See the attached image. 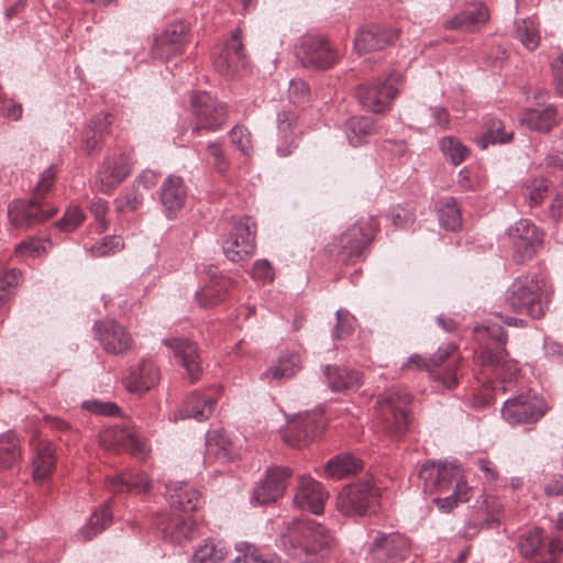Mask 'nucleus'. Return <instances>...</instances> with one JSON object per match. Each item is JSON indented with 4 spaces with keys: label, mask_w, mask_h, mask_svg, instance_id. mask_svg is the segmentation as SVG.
Masks as SVG:
<instances>
[{
    "label": "nucleus",
    "mask_w": 563,
    "mask_h": 563,
    "mask_svg": "<svg viewBox=\"0 0 563 563\" xmlns=\"http://www.w3.org/2000/svg\"><path fill=\"white\" fill-rule=\"evenodd\" d=\"M489 19L487 7L479 2L467 5L463 11L443 22L445 30L473 33Z\"/></svg>",
    "instance_id": "obj_25"
},
{
    "label": "nucleus",
    "mask_w": 563,
    "mask_h": 563,
    "mask_svg": "<svg viewBox=\"0 0 563 563\" xmlns=\"http://www.w3.org/2000/svg\"><path fill=\"white\" fill-rule=\"evenodd\" d=\"M336 323L333 330V336L335 339H343L349 336L355 324V318L345 309H339L335 312Z\"/></svg>",
    "instance_id": "obj_56"
},
{
    "label": "nucleus",
    "mask_w": 563,
    "mask_h": 563,
    "mask_svg": "<svg viewBox=\"0 0 563 563\" xmlns=\"http://www.w3.org/2000/svg\"><path fill=\"white\" fill-rule=\"evenodd\" d=\"M379 489L371 479L344 486L336 497V509L344 516H366L376 510Z\"/></svg>",
    "instance_id": "obj_4"
},
{
    "label": "nucleus",
    "mask_w": 563,
    "mask_h": 563,
    "mask_svg": "<svg viewBox=\"0 0 563 563\" xmlns=\"http://www.w3.org/2000/svg\"><path fill=\"white\" fill-rule=\"evenodd\" d=\"M101 446L108 450L125 449L134 455L145 452V443L129 429L113 426L104 429L99 434Z\"/></svg>",
    "instance_id": "obj_23"
},
{
    "label": "nucleus",
    "mask_w": 563,
    "mask_h": 563,
    "mask_svg": "<svg viewBox=\"0 0 563 563\" xmlns=\"http://www.w3.org/2000/svg\"><path fill=\"white\" fill-rule=\"evenodd\" d=\"M230 141L245 156L252 154L251 133L244 126L236 125L230 131Z\"/></svg>",
    "instance_id": "obj_57"
},
{
    "label": "nucleus",
    "mask_w": 563,
    "mask_h": 563,
    "mask_svg": "<svg viewBox=\"0 0 563 563\" xmlns=\"http://www.w3.org/2000/svg\"><path fill=\"white\" fill-rule=\"evenodd\" d=\"M56 210L46 208L42 201L13 200L8 207V217L15 228H27L52 217Z\"/></svg>",
    "instance_id": "obj_14"
},
{
    "label": "nucleus",
    "mask_w": 563,
    "mask_h": 563,
    "mask_svg": "<svg viewBox=\"0 0 563 563\" xmlns=\"http://www.w3.org/2000/svg\"><path fill=\"white\" fill-rule=\"evenodd\" d=\"M483 129L484 132L477 140V144L482 148H486L490 144H506L514 137L512 129L507 128L500 119L494 115L485 117Z\"/></svg>",
    "instance_id": "obj_34"
},
{
    "label": "nucleus",
    "mask_w": 563,
    "mask_h": 563,
    "mask_svg": "<svg viewBox=\"0 0 563 563\" xmlns=\"http://www.w3.org/2000/svg\"><path fill=\"white\" fill-rule=\"evenodd\" d=\"M333 541L331 532L313 520H294L280 534L283 550L299 563H321Z\"/></svg>",
    "instance_id": "obj_1"
},
{
    "label": "nucleus",
    "mask_w": 563,
    "mask_h": 563,
    "mask_svg": "<svg viewBox=\"0 0 563 563\" xmlns=\"http://www.w3.org/2000/svg\"><path fill=\"white\" fill-rule=\"evenodd\" d=\"M399 31L391 26L371 25L357 32L354 48L358 54L383 49L394 44Z\"/></svg>",
    "instance_id": "obj_19"
},
{
    "label": "nucleus",
    "mask_w": 563,
    "mask_h": 563,
    "mask_svg": "<svg viewBox=\"0 0 563 563\" xmlns=\"http://www.w3.org/2000/svg\"><path fill=\"white\" fill-rule=\"evenodd\" d=\"M345 133L352 146H360L377 133V125L371 117H352L346 123Z\"/></svg>",
    "instance_id": "obj_36"
},
{
    "label": "nucleus",
    "mask_w": 563,
    "mask_h": 563,
    "mask_svg": "<svg viewBox=\"0 0 563 563\" xmlns=\"http://www.w3.org/2000/svg\"><path fill=\"white\" fill-rule=\"evenodd\" d=\"M85 214L77 206L69 207L64 213L63 218L56 222V225L65 232H70L77 229L84 221Z\"/></svg>",
    "instance_id": "obj_58"
},
{
    "label": "nucleus",
    "mask_w": 563,
    "mask_h": 563,
    "mask_svg": "<svg viewBox=\"0 0 563 563\" xmlns=\"http://www.w3.org/2000/svg\"><path fill=\"white\" fill-rule=\"evenodd\" d=\"M551 286L541 277H518L505 294V303L515 312L542 318L551 301Z\"/></svg>",
    "instance_id": "obj_2"
},
{
    "label": "nucleus",
    "mask_w": 563,
    "mask_h": 563,
    "mask_svg": "<svg viewBox=\"0 0 563 563\" xmlns=\"http://www.w3.org/2000/svg\"><path fill=\"white\" fill-rule=\"evenodd\" d=\"M404 76L400 71H391L384 80L369 85H362L357 89V98L362 106L374 113H382L389 109L393 100L399 93Z\"/></svg>",
    "instance_id": "obj_5"
},
{
    "label": "nucleus",
    "mask_w": 563,
    "mask_h": 563,
    "mask_svg": "<svg viewBox=\"0 0 563 563\" xmlns=\"http://www.w3.org/2000/svg\"><path fill=\"white\" fill-rule=\"evenodd\" d=\"M301 367V360L298 353H284L276 364L262 373V378L284 379L294 376Z\"/></svg>",
    "instance_id": "obj_40"
},
{
    "label": "nucleus",
    "mask_w": 563,
    "mask_h": 563,
    "mask_svg": "<svg viewBox=\"0 0 563 563\" xmlns=\"http://www.w3.org/2000/svg\"><path fill=\"white\" fill-rule=\"evenodd\" d=\"M84 407L97 415L112 417L119 412V407L113 402H101V401H86Z\"/></svg>",
    "instance_id": "obj_64"
},
{
    "label": "nucleus",
    "mask_w": 563,
    "mask_h": 563,
    "mask_svg": "<svg viewBox=\"0 0 563 563\" xmlns=\"http://www.w3.org/2000/svg\"><path fill=\"white\" fill-rule=\"evenodd\" d=\"M295 118L291 113L288 112H282L278 113L277 117V129L280 137L285 142L294 143V131H292V124H294Z\"/></svg>",
    "instance_id": "obj_62"
},
{
    "label": "nucleus",
    "mask_w": 563,
    "mask_h": 563,
    "mask_svg": "<svg viewBox=\"0 0 563 563\" xmlns=\"http://www.w3.org/2000/svg\"><path fill=\"white\" fill-rule=\"evenodd\" d=\"M255 223L250 217L240 219L223 244V252L231 262H242L254 254Z\"/></svg>",
    "instance_id": "obj_11"
},
{
    "label": "nucleus",
    "mask_w": 563,
    "mask_h": 563,
    "mask_svg": "<svg viewBox=\"0 0 563 563\" xmlns=\"http://www.w3.org/2000/svg\"><path fill=\"white\" fill-rule=\"evenodd\" d=\"M405 367L417 368V369L426 368L429 372L430 376L434 380L441 382V384L448 389L455 387L457 384L456 364L455 363L449 364L445 367V372L443 374H441V373H438L437 371H434L433 368H431L429 360L423 358L422 356H420L418 354H413L402 365V368H405Z\"/></svg>",
    "instance_id": "obj_38"
},
{
    "label": "nucleus",
    "mask_w": 563,
    "mask_h": 563,
    "mask_svg": "<svg viewBox=\"0 0 563 563\" xmlns=\"http://www.w3.org/2000/svg\"><path fill=\"white\" fill-rule=\"evenodd\" d=\"M556 109L552 106L526 109L520 115L521 125L531 131L548 133L558 124Z\"/></svg>",
    "instance_id": "obj_31"
},
{
    "label": "nucleus",
    "mask_w": 563,
    "mask_h": 563,
    "mask_svg": "<svg viewBox=\"0 0 563 563\" xmlns=\"http://www.w3.org/2000/svg\"><path fill=\"white\" fill-rule=\"evenodd\" d=\"M109 118L108 113L100 112L91 119L88 126L85 129L81 142L87 152L97 150L103 141L111 123Z\"/></svg>",
    "instance_id": "obj_37"
},
{
    "label": "nucleus",
    "mask_w": 563,
    "mask_h": 563,
    "mask_svg": "<svg viewBox=\"0 0 563 563\" xmlns=\"http://www.w3.org/2000/svg\"><path fill=\"white\" fill-rule=\"evenodd\" d=\"M477 338H483L487 335L489 339L494 340L495 347H487L483 352V360L490 366L495 368L496 375L503 379H507L508 375L507 371H511L516 364L512 361H509L507 351L504 346L507 335L504 331L503 327L497 323H492L487 321L482 325H477L474 329ZM511 377L509 376V379Z\"/></svg>",
    "instance_id": "obj_7"
},
{
    "label": "nucleus",
    "mask_w": 563,
    "mask_h": 563,
    "mask_svg": "<svg viewBox=\"0 0 563 563\" xmlns=\"http://www.w3.org/2000/svg\"><path fill=\"white\" fill-rule=\"evenodd\" d=\"M418 476L426 494H441L448 492L460 476V468L453 463L428 461L420 467Z\"/></svg>",
    "instance_id": "obj_12"
},
{
    "label": "nucleus",
    "mask_w": 563,
    "mask_h": 563,
    "mask_svg": "<svg viewBox=\"0 0 563 563\" xmlns=\"http://www.w3.org/2000/svg\"><path fill=\"white\" fill-rule=\"evenodd\" d=\"M245 56L240 35L235 32L227 42L221 54L213 60V66L223 76H233L245 66Z\"/></svg>",
    "instance_id": "obj_27"
},
{
    "label": "nucleus",
    "mask_w": 563,
    "mask_h": 563,
    "mask_svg": "<svg viewBox=\"0 0 563 563\" xmlns=\"http://www.w3.org/2000/svg\"><path fill=\"white\" fill-rule=\"evenodd\" d=\"M507 236L517 263L532 258L543 242V232L528 219L515 222L507 230Z\"/></svg>",
    "instance_id": "obj_6"
},
{
    "label": "nucleus",
    "mask_w": 563,
    "mask_h": 563,
    "mask_svg": "<svg viewBox=\"0 0 563 563\" xmlns=\"http://www.w3.org/2000/svg\"><path fill=\"white\" fill-rule=\"evenodd\" d=\"M164 344L170 349L174 356L179 360L190 380H198L202 373V365L196 344L180 338L167 339L164 341Z\"/></svg>",
    "instance_id": "obj_24"
},
{
    "label": "nucleus",
    "mask_w": 563,
    "mask_h": 563,
    "mask_svg": "<svg viewBox=\"0 0 563 563\" xmlns=\"http://www.w3.org/2000/svg\"><path fill=\"white\" fill-rule=\"evenodd\" d=\"M440 225L445 230L455 231L462 225L461 212L453 197L440 199L437 202Z\"/></svg>",
    "instance_id": "obj_43"
},
{
    "label": "nucleus",
    "mask_w": 563,
    "mask_h": 563,
    "mask_svg": "<svg viewBox=\"0 0 563 563\" xmlns=\"http://www.w3.org/2000/svg\"><path fill=\"white\" fill-rule=\"evenodd\" d=\"M159 379L161 372L157 365L151 360L143 358L130 367L124 383L130 393L143 394L155 387Z\"/></svg>",
    "instance_id": "obj_21"
},
{
    "label": "nucleus",
    "mask_w": 563,
    "mask_h": 563,
    "mask_svg": "<svg viewBox=\"0 0 563 563\" xmlns=\"http://www.w3.org/2000/svg\"><path fill=\"white\" fill-rule=\"evenodd\" d=\"M289 100L295 104H305L309 100V87L300 78H294L289 81Z\"/></svg>",
    "instance_id": "obj_60"
},
{
    "label": "nucleus",
    "mask_w": 563,
    "mask_h": 563,
    "mask_svg": "<svg viewBox=\"0 0 563 563\" xmlns=\"http://www.w3.org/2000/svg\"><path fill=\"white\" fill-rule=\"evenodd\" d=\"M187 24L185 22H175L169 24L153 45V55L156 58L167 59L172 56L183 53L187 38Z\"/></svg>",
    "instance_id": "obj_20"
},
{
    "label": "nucleus",
    "mask_w": 563,
    "mask_h": 563,
    "mask_svg": "<svg viewBox=\"0 0 563 563\" xmlns=\"http://www.w3.org/2000/svg\"><path fill=\"white\" fill-rule=\"evenodd\" d=\"M22 274L19 269L12 268L0 274V306L8 302L15 292L21 282Z\"/></svg>",
    "instance_id": "obj_51"
},
{
    "label": "nucleus",
    "mask_w": 563,
    "mask_h": 563,
    "mask_svg": "<svg viewBox=\"0 0 563 563\" xmlns=\"http://www.w3.org/2000/svg\"><path fill=\"white\" fill-rule=\"evenodd\" d=\"M46 245L47 242L44 240L30 238L15 246V255L20 258L40 257L47 252Z\"/></svg>",
    "instance_id": "obj_53"
},
{
    "label": "nucleus",
    "mask_w": 563,
    "mask_h": 563,
    "mask_svg": "<svg viewBox=\"0 0 563 563\" xmlns=\"http://www.w3.org/2000/svg\"><path fill=\"white\" fill-rule=\"evenodd\" d=\"M225 280L217 279L213 280L210 285H207L197 290L196 299L198 303L201 307L207 308L222 301L224 298L223 290L225 288Z\"/></svg>",
    "instance_id": "obj_48"
},
{
    "label": "nucleus",
    "mask_w": 563,
    "mask_h": 563,
    "mask_svg": "<svg viewBox=\"0 0 563 563\" xmlns=\"http://www.w3.org/2000/svg\"><path fill=\"white\" fill-rule=\"evenodd\" d=\"M217 400L209 395L194 391L184 402L175 419L194 418L197 421L207 420L213 412Z\"/></svg>",
    "instance_id": "obj_30"
},
{
    "label": "nucleus",
    "mask_w": 563,
    "mask_h": 563,
    "mask_svg": "<svg viewBox=\"0 0 563 563\" xmlns=\"http://www.w3.org/2000/svg\"><path fill=\"white\" fill-rule=\"evenodd\" d=\"M236 550L242 555H238L234 562L238 563L241 560L244 563H280V559L274 554H262L253 544L247 542H241L236 544Z\"/></svg>",
    "instance_id": "obj_50"
},
{
    "label": "nucleus",
    "mask_w": 563,
    "mask_h": 563,
    "mask_svg": "<svg viewBox=\"0 0 563 563\" xmlns=\"http://www.w3.org/2000/svg\"><path fill=\"white\" fill-rule=\"evenodd\" d=\"M142 202L143 194L135 186H133L130 192L120 196L115 200L117 210L119 212H134L142 206Z\"/></svg>",
    "instance_id": "obj_55"
},
{
    "label": "nucleus",
    "mask_w": 563,
    "mask_h": 563,
    "mask_svg": "<svg viewBox=\"0 0 563 563\" xmlns=\"http://www.w3.org/2000/svg\"><path fill=\"white\" fill-rule=\"evenodd\" d=\"M323 374L329 388L335 393L352 390L361 385V375L354 369L327 365Z\"/></svg>",
    "instance_id": "obj_35"
},
{
    "label": "nucleus",
    "mask_w": 563,
    "mask_h": 563,
    "mask_svg": "<svg viewBox=\"0 0 563 563\" xmlns=\"http://www.w3.org/2000/svg\"><path fill=\"white\" fill-rule=\"evenodd\" d=\"M165 487V497L170 507L185 514L197 510L202 504L200 493L185 482L169 483Z\"/></svg>",
    "instance_id": "obj_28"
},
{
    "label": "nucleus",
    "mask_w": 563,
    "mask_h": 563,
    "mask_svg": "<svg viewBox=\"0 0 563 563\" xmlns=\"http://www.w3.org/2000/svg\"><path fill=\"white\" fill-rule=\"evenodd\" d=\"M95 328L101 345L108 353L119 355L131 347V335L114 320L96 323Z\"/></svg>",
    "instance_id": "obj_22"
},
{
    "label": "nucleus",
    "mask_w": 563,
    "mask_h": 563,
    "mask_svg": "<svg viewBox=\"0 0 563 563\" xmlns=\"http://www.w3.org/2000/svg\"><path fill=\"white\" fill-rule=\"evenodd\" d=\"M361 468V460L349 453H344L339 454L328 461L325 473L329 477L341 479L345 476L355 474Z\"/></svg>",
    "instance_id": "obj_42"
},
{
    "label": "nucleus",
    "mask_w": 563,
    "mask_h": 563,
    "mask_svg": "<svg viewBox=\"0 0 563 563\" xmlns=\"http://www.w3.org/2000/svg\"><path fill=\"white\" fill-rule=\"evenodd\" d=\"M187 197L186 187L181 177L168 176L161 188V202L168 213L183 208Z\"/></svg>",
    "instance_id": "obj_32"
},
{
    "label": "nucleus",
    "mask_w": 563,
    "mask_h": 563,
    "mask_svg": "<svg viewBox=\"0 0 563 563\" xmlns=\"http://www.w3.org/2000/svg\"><path fill=\"white\" fill-rule=\"evenodd\" d=\"M207 448L213 451L217 448V454L220 459H231L234 450L227 434L221 430H214L207 435Z\"/></svg>",
    "instance_id": "obj_52"
},
{
    "label": "nucleus",
    "mask_w": 563,
    "mask_h": 563,
    "mask_svg": "<svg viewBox=\"0 0 563 563\" xmlns=\"http://www.w3.org/2000/svg\"><path fill=\"white\" fill-rule=\"evenodd\" d=\"M410 402L411 396L400 389L388 390L378 397L375 413L386 431L400 435L407 430Z\"/></svg>",
    "instance_id": "obj_3"
},
{
    "label": "nucleus",
    "mask_w": 563,
    "mask_h": 563,
    "mask_svg": "<svg viewBox=\"0 0 563 563\" xmlns=\"http://www.w3.org/2000/svg\"><path fill=\"white\" fill-rule=\"evenodd\" d=\"M373 239V229L368 224L355 223L339 239L341 253L350 261L360 257L366 245Z\"/></svg>",
    "instance_id": "obj_26"
},
{
    "label": "nucleus",
    "mask_w": 563,
    "mask_h": 563,
    "mask_svg": "<svg viewBox=\"0 0 563 563\" xmlns=\"http://www.w3.org/2000/svg\"><path fill=\"white\" fill-rule=\"evenodd\" d=\"M409 550L408 540L398 533H382L371 545V555L382 563H395L406 558Z\"/></svg>",
    "instance_id": "obj_18"
},
{
    "label": "nucleus",
    "mask_w": 563,
    "mask_h": 563,
    "mask_svg": "<svg viewBox=\"0 0 563 563\" xmlns=\"http://www.w3.org/2000/svg\"><path fill=\"white\" fill-rule=\"evenodd\" d=\"M291 470L288 467H272L266 477L254 489L253 498L261 505L276 501L286 490Z\"/></svg>",
    "instance_id": "obj_17"
},
{
    "label": "nucleus",
    "mask_w": 563,
    "mask_h": 563,
    "mask_svg": "<svg viewBox=\"0 0 563 563\" xmlns=\"http://www.w3.org/2000/svg\"><path fill=\"white\" fill-rule=\"evenodd\" d=\"M228 551L220 542L206 541L195 551L192 563H219L227 556Z\"/></svg>",
    "instance_id": "obj_45"
},
{
    "label": "nucleus",
    "mask_w": 563,
    "mask_h": 563,
    "mask_svg": "<svg viewBox=\"0 0 563 563\" xmlns=\"http://www.w3.org/2000/svg\"><path fill=\"white\" fill-rule=\"evenodd\" d=\"M191 109L196 119L191 128L194 136L198 135L200 130L216 131L225 121V106L207 92H198L191 97Z\"/></svg>",
    "instance_id": "obj_8"
},
{
    "label": "nucleus",
    "mask_w": 563,
    "mask_h": 563,
    "mask_svg": "<svg viewBox=\"0 0 563 563\" xmlns=\"http://www.w3.org/2000/svg\"><path fill=\"white\" fill-rule=\"evenodd\" d=\"M329 494L322 484L310 476H301L294 497V503L302 510L320 515L324 509Z\"/></svg>",
    "instance_id": "obj_16"
},
{
    "label": "nucleus",
    "mask_w": 563,
    "mask_h": 563,
    "mask_svg": "<svg viewBox=\"0 0 563 563\" xmlns=\"http://www.w3.org/2000/svg\"><path fill=\"white\" fill-rule=\"evenodd\" d=\"M130 172L131 159L126 154L108 157L99 168L96 184L101 192L110 194L129 176Z\"/></svg>",
    "instance_id": "obj_15"
},
{
    "label": "nucleus",
    "mask_w": 563,
    "mask_h": 563,
    "mask_svg": "<svg viewBox=\"0 0 563 563\" xmlns=\"http://www.w3.org/2000/svg\"><path fill=\"white\" fill-rule=\"evenodd\" d=\"M124 243L121 236H106L100 242L90 247L92 256H106L121 251Z\"/></svg>",
    "instance_id": "obj_54"
},
{
    "label": "nucleus",
    "mask_w": 563,
    "mask_h": 563,
    "mask_svg": "<svg viewBox=\"0 0 563 563\" xmlns=\"http://www.w3.org/2000/svg\"><path fill=\"white\" fill-rule=\"evenodd\" d=\"M545 411V401L528 391L507 399L501 416L510 424H525L537 422Z\"/></svg>",
    "instance_id": "obj_9"
},
{
    "label": "nucleus",
    "mask_w": 563,
    "mask_h": 563,
    "mask_svg": "<svg viewBox=\"0 0 563 563\" xmlns=\"http://www.w3.org/2000/svg\"><path fill=\"white\" fill-rule=\"evenodd\" d=\"M297 57L305 67L314 69L330 68L338 60V54L327 40L310 35L301 38Z\"/></svg>",
    "instance_id": "obj_13"
},
{
    "label": "nucleus",
    "mask_w": 563,
    "mask_h": 563,
    "mask_svg": "<svg viewBox=\"0 0 563 563\" xmlns=\"http://www.w3.org/2000/svg\"><path fill=\"white\" fill-rule=\"evenodd\" d=\"M89 210L98 223V230L100 232L104 231L107 229L106 216L109 210L108 202L102 198L96 197L91 200Z\"/></svg>",
    "instance_id": "obj_61"
},
{
    "label": "nucleus",
    "mask_w": 563,
    "mask_h": 563,
    "mask_svg": "<svg viewBox=\"0 0 563 563\" xmlns=\"http://www.w3.org/2000/svg\"><path fill=\"white\" fill-rule=\"evenodd\" d=\"M20 457L19 440L13 432L0 437V470L11 467Z\"/></svg>",
    "instance_id": "obj_46"
},
{
    "label": "nucleus",
    "mask_w": 563,
    "mask_h": 563,
    "mask_svg": "<svg viewBox=\"0 0 563 563\" xmlns=\"http://www.w3.org/2000/svg\"><path fill=\"white\" fill-rule=\"evenodd\" d=\"M56 169L54 165L47 167L40 176L35 186L33 198L35 201H41L42 198L53 188L55 184Z\"/></svg>",
    "instance_id": "obj_59"
},
{
    "label": "nucleus",
    "mask_w": 563,
    "mask_h": 563,
    "mask_svg": "<svg viewBox=\"0 0 563 563\" xmlns=\"http://www.w3.org/2000/svg\"><path fill=\"white\" fill-rule=\"evenodd\" d=\"M516 37L527 49H536L540 43L538 25L531 19L518 21L516 23Z\"/></svg>",
    "instance_id": "obj_47"
},
{
    "label": "nucleus",
    "mask_w": 563,
    "mask_h": 563,
    "mask_svg": "<svg viewBox=\"0 0 563 563\" xmlns=\"http://www.w3.org/2000/svg\"><path fill=\"white\" fill-rule=\"evenodd\" d=\"M518 548L521 555L532 559L533 563H539V558L544 554L542 530L533 528L521 532L518 538Z\"/></svg>",
    "instance_id": "obj_41"
},
{
    "label": "nucleus",
    "mask_w": 563,
    "mask_h": 563,
    "mask_svg": "<svg viewBox=\"0 0 563 563\" xmlns=\"http://www.w3.org/2000/svg\"><path fill=\"white\" fill-rule=\"evenodd\" d=\"M562 553L563 542L554 538L548 544H544V554L539 558V563H555Z\"/></svg>",
    "instance_id": "obj_63"
},
{
    "label": "nucleus",
    "mask_w": 563,
    "mask_h": 563,
    "mask_svg": "<svg viewBox=\"0 0 563 563\" xmlns=\"http://www.w3.org/2000/svg\"><path fill=\"white\" fill-rule=\"evenodd\" d=\"M442 154L454 165L461 164L468 155V148L454 136H444L439 142Z\"/></svg>",
    "instance_id": "obj_49"
},
{
    "label": "nucleus",
    "mask_w": 563,
    "mask_h": 563,
    "mask_svg": "<svg viewBox=\"0 0 563 563\" xmlns=\"http://www.w3.org/2000/svg\"><path fill=\"white\" fill-rule=\"evenodd\" d=\"M108 488L114 494L129 492L144 494L150 489V479L144 472L130 471L125 475H115L108 479Z\"/></svg>",
    "instance_id": "obj_33"
},
{
    "label": "nucleus",
    "mask_w": 563,
    "mask_h": 563,
    "mask_svg": "<svg viewBox=\"0 0 563 563\" xmlns=\"http://www.w3.org/2000/svg\"><path fill=\"white\" fill-rule=\"evenodd\" d=\"M35 456L33 459V477L36 482L47 478L55 465L54 450L48 442H38L35 448Z\"/></svg>",
    "instance_id": "obj_39"
},
{
    "label": "nucleus",
    "mask_w": 563,
    "mask_h": 563,
    "mask_svg": "<svg viewBox=\"0 0 563 563\" xmlns=\"http://www.w3.org/2000/svg\"><path fill=\"white\" fill-rule=\"evenodd\" d=\"M323 428L321 412L312 411L297 415L289 420L283 430L285 443L292 448H302L313 441Z\"/></svg>",
    "instance_id": "obj_10"
},
{
    "label": "nucleus",
    "mask_w": 563,
    "mask_h": 563,
    "mask_svg": "<svg viewBox=\"0 0 563 563\" xmlns=\"http://www.w3.org/2000/svg\"><path fill=\"white\" fill-rule=\"evenodd\" d=\"M112 522V515L109 505L106 503L98 511L93 512L87 523L80 530V536L85 541L103 531Z\"/></svg>",
    "instance_id": "obj_44"
},
{
    "label": "nucleus",
    "mask_w": 563,
    "mask_h": 563,
    "mask_svg": "<svg viewBox=\"0 0 563 563\" xmlns=\"http://www.w3.org/2000/svg\"><path fill=\"white\" fill-rule=\"evenodd\" d=\"M161 530L165 540L181 544L198 536V523L190 516L174 515L162 520Z\"/></svg>",
    "instance_id": "obj_29"
}]
</instances>
